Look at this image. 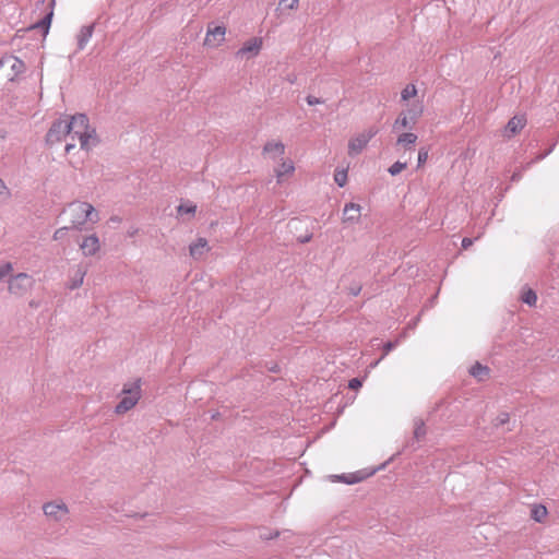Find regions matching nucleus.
I'll list each match as a JSON object with an SVG mask.
<instances>
[{"label":"nucleus","instance_id":"nucleus-5","mask_svg":"<svg viewBox=\"0 0 559 559\" xmlns=\"http://www.w3.org/2000/svg\"><path fill=\"white\" fill-rule=\"evenodd\" d=\"M66 121V117H61L52 121L50 128L45 135V142L48 146H52L60 143L67 135H69V129Z\"/></svg>","mask_w":559,"mask_h":559},{"label":"nucleus","instance_id":"nucleus-11","mask_svg":"<svg viewBox=\"0 0 559 559\" xmlns=\"http://www.w3.org/2000/svg\"><path fill=\"white\" fill-rule=\"evenodd\" d=\"M80 248L85 257L95 255L100 248L99 238L96 234L86 236L80 243Z\"/></svg>","mask_w":559,"mask_h":559},{"label":"nucleus","instance_id":"nucleus-7","mask_svg":"<svg viewBox=\"0 0 559 559\" xmlns=\"http://www.w3.org/2000/svg\"><path fill=\"white\" fill-rule=\"evenodd\" d=\"M226 26L221 24L216 25L213 22L207 25V32L204 39V45L218 47L225 40Z\"/></svg>","mask_w":559,"mask_h":559},{"label":"nucleus","instance_id":"nucleus-30","mask_svg":"<svg viewBox=\"0 0 559 559\" xmlns=\"http://www.w3.org/2000/svg\"><path fill=\"white\" fill-rule=\"evenodd\" d=\"M397 345V341H389L386 343L383 344V347H382V350H383V354L382 356L380 357L379 360H377L374 364H372L371 366H376L378 365V362L383 358L385 357L391 350H393Z\"/></svg>","mask_w":559,"mask_h":559},{"label":"nucleus","instance_id":"nucleus-3","mask_svg":"<svg viewBox=\"0 0 559 559\" xmlns=\"http://www.w3.org/2000/svg\"><path fill=\"white\" fill-rule=\"evenodd\" d=\"M123 395L115 406V413L122 415L132 409L141 399V379H136L131 384H124L121 391Z\"/></svg>","mask_w":559,"mask_h":559},{"label":"nucleus","instance_id":"nucleus-28","mask_svg":"<svg viewBox=\"0 0 559 559\" xmlns=\"http://www.w3.org/2000/svg\"><path fill=\"white\" fill-rule=\"evenodd\" d=\"M334 181L338 187H344L347 182V170H336L334 174Z\"/></svg>","mask_w":559,"mask_h":559},{"label":"nucleus","instance_id":"nucleus-50","mask_svg":"<svg viewBox=\"0 0 559 559\" xmlns=\"http://www.w3.org/2000/svg\"><path fill=\"white\" fill-rule=\"evenodd\" d=\"M269 370L272 371V372L277 373V372H280V367L275 364L272 367H270Z\"/></svg>","mask_w":559,"mask_h":559},{"label":"nucleus","instance_id":"nucleus-35","mask_svg":"<svg viewBox=\"0 0 559 559\" xmlns=\"http://www.w3.org/2000/svg\"><path fill=\"white\" fill-rule=\"evenodd\" d=\"M428 159V151L425 147L419 148L418 158H417V167L423 166Z\"/></svg>","mask_w":559,"mask_h":559},{"label":"nucleus","instance_id":"nucleus-16","mask_svg":"<svg viewBox=\"0 0 559 559\" xmlns=\"http://www.w3.org/2000/svg\"><path fill=\"white\" fill-rule=\"evenodd\" d=\"M95 24L84 25L81 27L79 34H78V50H83L87 43L90 41L93 32H94Z\"/></svg>","mask_w":559,"mask_h":559},{"label":"nucleus","instance_id":"nucleus-52","mask_svg":"<svg viewBox=\"0 0 559 559\" xmlns=\"http://www.w3.org/2000/svg\"><path fill=\"white\" fill-rule=\"evenodd\" d=\"M138 233V229H132L128 231V236L133 237Z\"/></svg>","mask_w":559,"mask_h":559},{"label":"nucleus","instance_id":"nucleus-4","mask_svg":"<svg viewBox=\"0 0 559 559\" xmlns=\"http://www.w3.org/2000/svg\"><path fill=\"white\" fill-rule=\"evenodd\" d=\"M8 283V289L11 294L16 296H24L28 290L33 288L35 280L32 275L22 272L11 276Z\"/></svg>","mask_w":559,"mask_h":559},{"label":"nucleus","instance_id":"nucleus-27","mask_svg":"<svg viewBox=\"0 0 559 559\" xmlns=\"http://www.w3.org/2000/svg\"><path fill=\"white\" fill-rule=\"evenodd\" d=\"M417 88L414 84H407L401 93L402 100H408L409 98L416 96Z\"/></svg>","mask_w":559,"mask_h":559},{"label":"nucleus","instance_id":"nucleus-18","mask_svg":"<svg viewBox=\"0 0 559 559\" xmlns=\"http://www.w3.org/2000/svg\"><path fill=\"white\" fill-rule=\"evenodd\" d=\"M189 249L191 257L199 259L206 250H209L207 240L205 238H198L195 242L190 245Z\"/></svg>","mask_w":559,"mask_h":559},{"label":"nucleus","instance_id":"nucleus-44","mask_svg":"<svg viewBox=\"0 0 559 559\" xmlns=\"http://www.w3.org/2000/svg\"><path fill=\"white\" fill-rule=\"evenodd\" d=\"M312 239V234H306L304 236H300L297 238L298 242L300 243H307Z\"/></svg>","mask_w":559,"mask_h":559},{"label":"nucleus","instance_id":"nucleus-39","mask_svg":"<svg viewBox=\"0 0 559 559\" xmlns=\"http://www.w3.org/2000/svg\"><path fill=\"white\" fill-rule=\"evenodd\" d=\"M362 386V380L360 378H353L348 381V388L350 390H358Z\"/></svg>","mask_w":559,"mask_h":559},{"label":"nucleus","instance_id":"nucleus-42","mask_svg":"<svg viewBox=\"0 0 559 559\" xmlns=\"http://www.w3.org/2000/svg\"><path fill=\"white\" fill-rule=\"evenodd\" d=\"M473 242H474V240L472 238L464 237L462 239V248L463 249H468L473 245Z\"/></svg>","mask_w":559,"mask_h":559},{"label":"nucleus","instance_id":"nucleus-15","mask_svg":"<svg viewBox=\"0 0 559 559\" xmlns=\"http://www.w3.org/2000/svg\"><path fill=\"white\" fill-rule=\"evenodd\" d=\"M368 143L369 142L364 134H359L356 138L350 139L348 142V154L350 156L358 155Z\"/></svg>","mask_w":559,"mask_h":559},{"label":"nucleus","instance_id":"nucleus-48","mask_svg":"<svg viewBox=\"0 0 559 559\" xmlns=\"http://www.w3.org/2000/svg\"><path fill=\"white\" fill-rule=\"evenodd\" d=\"M147 515V513H133V514H130L129 516L131 518H134V519H143Z\"/></svg>","mask_w":559,"mask_h":559},{"label":"nucleus","instance_id":"nucleus-40","mask_svg":"<svg viewBox=\"0 0 559 559\" xmlns=\"http://www.w3.org/2000/svg\"><path fill=\"white\" fill-rule=\"evenodd\" d=\"M306 102L309 106H314V105H318V104H323L324 100L322 98H318L316 96H312V95H308L306 97Z\"/></svg>","mask_w":559,"mask_h":559},{"label":"nucleus","instance_id":"nucleus-49","mask_svg":"<svg viewBox=\"0 0 559 559\" xmlns=\"http://www.w3.org/2000/svg\"><path fill=\"white\" fill-rule=\"evenodd\" d=\"M343 476H344V474H341V475H333V476H331V477H332V480H333V481H341V483H342V478H341V477H343Z\"/></svg>","mask_w":559,"mask_h":559},{"label":"nucleus","instance_id":"nucleus-22","mask_svg":"<svg viewBox=\"0 0 559 559\" xmlns=\"http://www.w3.org/2000/svg\"><path fill=\"white\" fill-rule=\"evenodd\" d=\"M294 170L295 167L292 160H283L281 165L275 169L278 181H281L284 176L292 175Z\"/></svg>","mask_w":559,"mask_h":559},{"label":"nucleus","instance_id":"nucleus-24","mask_svg":"<svg viewBox=\"0 0 559 559\" xmlns=\"http://www.w3.org/2000/svg\"><path fill=\"white\" fill-rule=\"evenodd\" d=\"M85 274H86V272L83 271L81 267H79L75 272L74 277L70 281L68 288L71 290H74V289L81 287L83 284Z\"/></svg>","mask_w":559,"mask_h":559},{"label":"nucleus","instance_id":"nucleus-46","mask_svg":"<svg viewBox=\"0 0 559 559\" xmlns=\"http://www.w3.org/2000/svg\"><path fill=\"white\" fill-rule=\"evenodd\" d=\"M121 217L117 216V215H112L110 218H109V222L110 223H114V224H120L121 223Z\"/></svg>","mask_w":559,"mask_h":559},{"label":"nucleus","instance_id":"nucleus-20","mask_svg":"<svg viewBox=\"0 0 559 559\" xmlns=\"http://www.w3.org/2000/svg\"><path fill=\"white\" fill-rule=\"evenodd\" d=\"M263 153H266V154H274V157L275 156H282L284 155L285 153V145L283 144V142L281 141H270V142H266L265 145L263 146Z\"/></svg>","mask_w":559,"mask_h":559},{"label":"nucleus","instance_id":"nucleus-33","mask_svg":"<svg viewBox=\"0 0 559 559\" xmlns=\"http://www.w3.org/2000/svg\"><path fill=\"white\" fill-rule=\"evenodd\" d=\"M13 270L12 263L7 262L0 266V281H3Z\"/></svg>","mask_w":559,"mask_h":559},{"label":"nucleus","instance_id":"nucleus-19","mask_svg":"<svg viewBox=\"0 0 559 559\" xmlns=\"http://www.w3.org/2000/svg\"><path fill=\"white\" fill-rule=\"evenodd\" d=\"M469 373L478 381H484L489 376L490 368L485 365H481L480 362H475L471 367Z\"/></svg>","mask_w":559,"mask_h":559},{"label":"nucleus","instance_id":"nucleus-9","mask_svg":"<svg viewBox=\"0 0 559 559\" xmlns=\"http://www.w3.org/2000/svg\"><path fill=\"white\" fill-rule=\"evenodd\" d=\"M10 66L13 75L9 79L10 81H14V78L22 74L26 70V66L23 60L12 55H4L0 58V70Z\"/></svg>","mask_w":559,"mask_h":559},{"label":"nucleus","instance_id":"nucleus-32","mask_svg":"<svg viewBox=\"0 0 559 559\" xmlns=\"http://www.w3.org/2000/svg\"><path fill=\"white\" fill-rule=\"evenodd\" d=\"M197 211V205L192 204V203H189V204H180L178 207H177V212L178 214L182 215V214H194Z\"/></svg>","mask_w":559,"mask_h":559},{"label":"nucleus","instance_id":"nucleus-29","mask_svg":"<svg viewBox=\"0 0 559 559\" xmlns=\"http://www.w3.org/2000/svg\"><path fill=\"white\" fill-rule=\"evenodd\" d=\"M407 167V163H403V162H395L394 164H392L390 166V168L388 169L389 174L391 176H396L399 175L402 170H404L405 168Z\"/></svg>","mask_w":559,"mask_h":559},{"label":"nucleus","instance_id":"nucleus-12","mask_svg":"<svg viewBox=\"0 0 559 559\" xmlns=\"http://www.w3.org/2000/svg\"><path fill=\"white\" fill-rule=\"evenodd\" d=\"M56 1L51 0L49 2V11L37 22L35 23L31 28H39L43 32L44 36H47L50 29L51 21L53 17V8H55Z\"/></svg>","mask_w":559,"mask_h":559},{"label":"nucleus","instance_id":"nucleus-2","mask_svg":"<svg viewBox=\"0 0 559 559\" xmlns=\"http://www.w3.org/2000/svg\"><path fill=\"white\" fill-rule=\"evenodd\" d=\"M69 210L72 216L71 225L69 226L71 230L81 231L87 222L95 224L99 221L98 212L87 202H71L69 204Z\"/></svg>","mask_w":559,"mask_h":559},{"label":"nucleus","instance_id":"nucleus-38","mask_svg":"<svg viewBox=\"0 0 559 559\" xmlns=\"http://www.w3.org/2000/svg\"><path fill=\"white\" fill-rule=\"evenodd\" d=\"M68 230H71L69 226H63V227L58 228L53 233V236H52L53 240L62 239Z\"/></svg>","mask_w":559,"mask_h":559},{"label":"nucleus","instance_id":"nucleus-31","mask_svg":"<svg viewBox=\"0 0 559 559\" xmlns=\"http://www.w3.org/2000/svg\"><path fill=\"white\" fill-rule=\"evenodd\" d=\"M510 421V415L509 413L507 412H501L498 414V416L496 417L495 421H493V426L495 427H500V426H503L506 424H508Z\"/></svg>","mask_w":559,"mask_h":559},{"label":"nucleus","instance_id":"nucleus-10","mask_svg":"<svg viewBox=\"0 0 559 559\" xmlns=\"http://www.w3.org/2000/svg\"><path fill=\"white\" fill-rule=\"evenodd\" d=\"M43 511L46 516L53 519L55 521H60L62 516L69 512V509L63 502H47L43 506Z\"/></svg>","mask_w":559,"mask_h":559},{"label":"nucleus","instance_id":"nucleus-34","mask_svg":"<svg viewBox=\"0 0 559 559\" xmlns=\"http://www.w3.org/2000/svg\"><path fill=\"white\" fill-rule=\"evenodd\" d=\"M361 288L362 287L359 283L354 282L347 287L348 295L356 297L360 294Z\"/></svg>","mask_w":559,"mask_h":559},{"label":"nucleus","instance_id":"nucleus-51","mask_svg":"<svg viewBox=\"0 0 559 559\" xmlns=\"http://www.w3.org/2000/svg\"><path fill=\"white\" fill-rule=\"evenodd\" d=\"M520 178H521V173H520V171H518V173H514V174L512 175V178H511V179H512L513 181H516V180H520Z\"/></svg>","mask_w":559,"mask_h":559},{"label":"nucleus","instance_id":"nucleus-23","mask_svg":"<svg viewBox=\"0 0 559 559\" xmlns=\"http://www.w3.org/2000/svg\"><path fill=\"white\" fill-rule=\"evenodd\" d=\"M548 515L547 508L543 504H534L531 510V518L538 522L543 523L546 516Z\"/></svg>","mask_w":559,"mask_h":559},{"label":"nucleus","instance_id":"nucleus-13","mask_svg":"<svg viewBox=\"0 0 559 559\" xmlns=\"http://www.w3.org/2000/svg\"><path fill=\"white\" fill-rule=\"evenodd\" d=\"M526 124L525 116H514L512 117L507 126H506V135L508 138L515 135L520 130H522Z\"/></svg>","mask_w":559,"mask_h":559},{"label":"nucleus","instance_id":"nucleus-36","mask_svg":"<svg viewBox=\"0 0 559 559\" xmlns=\"http://www.w3.org/2000/svg\"><path fill=\"white\" fill-rule=\"evenodd\" d=\"M299 0H281L280 7H284L289 10H294L298 8Z\"/></svg>","mask_w":559,"mask_h":559},{"label":"nucleus","instance_id":"nucleus-21","mask_svg":"<svg viewBox=\"0 0 559 559\" xmlns=\"http://www.w3.org/2000/svg\"><path fill=\"white\" fill-rule=\"evenodd\" d=\"M417 139L418 138L415 133L405 132L397 138L396 144L403 146L405 150H411L415 145Z\"/></svg>","mask_w":559,"mask_h":559},{"label":"nucleus","instance_id":"nucleus-1","mask_svg":"<svg viewBox=\"0 0 559 559\" xmlns=\"http://www.w3.org/2000/svg\"><path fill=\"white\" fill-rule=\"evenodd\" d=\"M69 129V135L72 139L78 138L81 148L90 151L91 147L99 143L96 129L90 126V119L85 114L78 112L75 115H64Z\"/></svg>","mask_w":559,"mask_h":559},{"label":"nucleus","instance_id":"nucleus-8","mask_svg":"<svg viewBox=\"0 0 559 559\" xmlns=\"http://www.w3.org/2000/svg\"><path fill=\"white\" fill-rule=\"evenodd\" d=\"M262 45L263 40L261 37H252L237 50L236 57H247V59L253 58L259 55Z\"/></svg>","mask_w":559,"mask_h":559},{"label":"nucleus","instance_id":"nucleus-6","mask_svg":"<svg viewBox=\"0 0 559 559\" xmlns=\"http://www.w3.org/2000/svg\"><path fill=\"white\" fill-rule=\"evenodd\" d=\"M423 114V107L413 105L406 111H402L393 123V130L413 129Z\"/></svg>","mask_w":559,"mask_h":559},{"label":"nucleus","instance_id":"nucleus-26","mask_svg":"<svg viewBox=\"0 0 559 559\" xmlns=\"http://www.w3.org/2000/svg\"><path fill=\"white\" fill-rule=\"evenodd\" d=\"M521 300L528 305V306H535L536 302H537V295L535 293V290H533L532 288H527L521 296Z\"/></svg>","mask_w":559,"mask_h":559},{"label":"nucleus","instance_id":"nucleus-47","mask_svg":"<svg viewBox=\"0 0 559 559\" xmlns=\"http://www.w3.org/2000/svg\"><path fill=\"white\" fill-rule=\"evenodd\" d=\"M75 147L74 143H68L64 147L67 154H69Z\"/></svg>","mask_w":559,"mask_h":559},{"label":"nucleus","instance_id":"nucleus-17","mask_svg":"<svg viewBox=\"0 0 559 559\" xmlns=\"http://www.w3.org/2000/svg\"><path fill=\"white\" fill-rule=\"evenodd\" d=\"M374 473H376V469H373L370 473H365L364 471H357L355 473L344 474V476L341 478H342V483L347 484V485H354V484H358V483L362 481L364 479L373 475Z\"/></svg>","mask_w":559,"mask_h":559},{"label":"nucleus","instance_id":"nucleus-53","mask_svg":"<svg viewBox=\"0 0 559 559\" xmlns=\"http://www.w3.org/2000/svg\"><path fill=\"white\" fill-rule=\"evenodd\" d=\"M218 417H219V413L218 412H216V413H214L212 415V419H217Z\"/></svg>","mask_w":559,"mask_h":559},{"label":"nucleus","instance_id":"nucleus-43","mask_svg":"<svg viewBox=\"0 0 559 559\" xmlns=\"http://www.w3.org/2000/svg\"><path fill=\"white\" fill-rule=\"evenodd\" d=\"M554 146H555V144H552V146H550V147H549L547 151H545L544 153H542V154L537 155V156H536V158H535V160H542V159H544L547 155H549V154L552 152Z\"/></svg>","mask_w":559,"mask_h":559},{"label":"nucleus","instance_id":"nucleus-14","mask_svg":"<svg viewBox=\"0 0 559 559\" xmlns=\"http://www.w3.org/2000/svg\"><path fill=\"white\" fill-rule=\"evenodd\" d=\"M360 205L359 204H356V203H353V202H349V203H346L345 204V207H344V217H343V221L346 223V222H350V223H356L359 221V217H360Z\"/></svg>","mask_w":559,"mask_h":559},{"label":"nucleus","instance_id":"nucleus-41","mask_svg":"<svg viewBox=\"0 0 559 559\" xmlns=\"http://www.w3.org/2000/svg\"><path fill=\"white\" fill-rule=\"evenodd\" d=\"M378 132H379L378 128L371 127L366 132H364L362 134L365 135V138L369 142L373 136L377 135Z\"/></svg>","mask_w":559,"mask_h":559},{"label":"nucleus","instance_id":"nucleus-37","mask_svg":"<svg viewBox=\"0 0 559 559\" xmlns=\"http://www.w3.org/2000/svg\"><path fill=\"white\" fill-rule=\"evenodd\" d=\"M0 197L8 200L11 197V192L4 181L0 178Z\"/></svg>","mask_w":559,"mask_h":559},{"label":"nucleus","instance_id":"nucleus-45","mask_svg":"<svg viewBox=\"0 0 559 559\" xmlns=\"http://www.w3.org/2000/svg\"><path fill=\"white\" fill-rule=\"evenodd\" d=\"M278 535H280V532L278 531H274L273 533H269V535L261 534V537L266 539V540H270V539H274V538L278 537Z\"/></svg>","mask_w":559,"mask_h":559},{"label":"nucleus","instance_id":"nucleus-25","mask_svg":"<svg viewBox=\"0 0 559 559\" xmlns=\"http://www.w3.org/2000/svg\"><path fill=\"white\" fill-rule=\"evenodd\" d=\"M427 433L426 426L423 419H416L414 424V439L420 441Z\"/></svg>","mask_w":559,"mask_h":559}]
</instances>
